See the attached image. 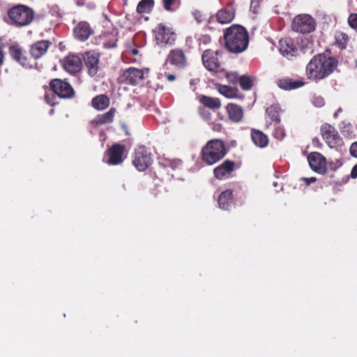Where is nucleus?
I'll list each match as a JSON object with an SVG mask.
<instances>
[{
  "label": "nucleus",
  "instance_id": "obj_1",
  "mask_svg": "<svg viewBox=\"0 0 357 357\" xmlns=\"http://www.w3.org/2000/svg\"><path fill=\"white\" fill-rule=\"evenodd\" d=\"M337 66V61L325 54L314 56L306 66L305 74L308 79L317 82L329 76Z\"/></svg>",
  "mask_w": 357,
  "mask_h": 357
},
{
  "label": "nucleus",
  "instance_id": "obj_2",
  "mask_svg": "<svg viewBox=\"0 0 357 357\" xmlns=\"http://www.w3.org/2000/svg\"><path fill=\"white\" fill-rule=\"evenodd\" d=\"M48 46H10L9 52L13 60L24 67H31V60L44 55Z\"/></svg>",
  "mask_w": 357,
  "mask_h": 357
},
{
  "label": "nucleus",
  "instance_id": "obj_3",
  "mask_svg": "<svg viewBox=\"0 0 357 357\" xmlns=\"http://www.w3.org/2000/svg\"><path fill=\"white\" fill-rule=\"evenodd\" d=\"M227 153L225 144L221 139L209 140L202 149L201 159L208 165H213L225 158Z\"/></svg>",
  "mask_w": 357,
  "mask_h": 357
},
{
  "label": "nucleus",
  "instance_id": "obj_4",
  "mask_svg": "<svg viewBox=\"0 0 357 357\" xmlns=\"http://www.w3.org/2000/svg\"><path fill=\"white\" fill-rule=\"evenodd\" d=\"M11 24L17 26H24L29 24L33 20V10L24 5H17L8 12Z\"/></svg>",
  "mask_w": 357,
  "mask_h": 357
},
{
  "label": "nucleus",
  "instance_id": "obj_5",
  "mask_svg": "<svg viewBox=\"0 0 357 357\" xmlns=\"http://www.w3.org/2000/svg\"><path fill=\"white\" fill-rule=\"evenodd\" d=\"M225 45H248L249 36L247 30L238 24H233L224 33Z\"/></svg>",
  "mask_w": 357,
  "mask_h": 357
},
{
  "label": "nucleus",
  "instance_id": "obj_6",
  "mask_svg": "<svg viewBox=\"0 0 357 357\" xmlns=\"http://www.w3.org/2000/svg\"><path fill=\"white\" fill-rule=\"evenodd\" d=\"M125 152V145L119 143L113 144L105 152L102 161L109 165H119L124 160Z\"/></svg>",
  "mask_w": 357,
  "mask_h": 357
},
{
  "label": "nucleus",
  "instance_id": "obj_7",
  "mask_svg": "<svg viewBox=\"0 0 357 357\" xmlns=\"http://www.w3.org/2000/svg\"><path fill=\"white\" fill-rule=\"evenodd\" d=\"M153 162L152 154L144 146H139L135 149L132 156V163L140 172L148 169Z\"/></svg>",
  "mask_w": 357,
  "mask_h": 357
},
{
  "label": "nucleus",
  "instance_id": "obj_8",
  "mask_svg": "<svg viewBox=\"0 0 357 357\" xmlns=\"http://www.w3.org/2000/svg\"><path fill=\"white\" fill-rule=\"evenodd\" d=\"M316 22L313 17L308 14H300L296 15L291 24L294 31L301 33H308L314 31Z\"/></svg>",
  "mask_w": 357,
  "mask_h": 357
},
{
  "label": "nucleus",
  "instance_id": "obj_9",
  "mask_svg": "<svg viewBox=\"0 0 357 357\" xmlns=\"http://www.w3.org/2000/svg\"><path fill=\"white\" fill-rule=\"evenodd\" d=\"M50 88L60 98L70 99L75 96L73 86L65 80L53 79L50 82Z\"/></svg>",
  "mask_w": 357,
  "mask_h": 357
},
{
  "label": "nucleus",
  "instance_id": "obj_10",
  "mask_svg": "<svg viewBox=\"0 0 357 357\" xmlns=\"http://www.w3.org/2000/svg\"><path fill=\"white\" fill-rule=\"evenodd\" d=\"M149 68L139 69L130 67L125 70L119 79L121 83L135 86L144 79L145 73H149Z\"/></svg>",
  "mask_w": 357,
  "mask_h": 357
},
{
  "label": "nucleus",
  "instance_id": "obj_11",
  "mask_svg": "<svg viewBox=\"0 0 357 357\" xmlns=\"http://www.w3.org/2000/svg\"><path fill=\"white\" fill-rule=\"evenodd\" d=\"M320 133L324 141L331 149L337 147L342 142L337 130L329 123H325L321 125Z\"/></svg>",
  "mask_w": 357,
  "mask_h": 357
},
{
  "label": "nucleus",
  "instance_id": "obj_12",
  "mask_svg": "<svg viewBox=\"0 0 357 357\" xmlns=\"http://www.w3.org/2000/svg\"><path fill=\"white\" fill-rule=\"evenodd\" d=\"M222 54V50L213 51L206 50L202 54V62L205 68L211 72H222L219 56Z\"/></svg>",
  "mask_w": 357,
  "mask_h": 357
},
{
  "label": "nucleus",
  "instance_id": "obj_13",
  "mask_svg": "<svg viewBox=\"0 0 357 357\" xmlns=\"http://www.w3.org/2000/svg\"><path fill=\"white\" fill-rule=\"evenodd\" d=\"M63 68L71 75H75L81 71L82 61L79 56L75 54H69L61 60Z\"/></svg>",
  "mask_w": 357,
  "mask_h": 357
},
{
  "label": "nucleus",
  "instance_id": "obj_14",
  "mask_svg": "<svg viewBox=\"0 0 357 357\" xmlns=\"http://www.w3.org/2000/svg\"><path fill=\"white\" fill-rule=\"evenodd\" d=\"M236 169V164L234 161L226 160L214 168L213 171V176L220 181L227 179L232 176L233 172Z\"/></svg>",
  "mask_w": 357,
  "mask_h": 357
},
{
  "label": "nucleus",
  "instance_id": "obj_15",
  "mask_svg": "<svg viewBox=\"0 0 357 357\" xmlns=\"http://www.w3.org/2000/svg\"><path fill=\"white\" fill-rule=\"evenodd\" d=\"M310 168L315 172L324 174L326 172V160L319 152H312L307 156Z\"/></svg>",
  "mask_w": 357,
  "mask_h": 357
},
{
  "label": "nucleus",
  "instance_id": "obj_16",
  "mask_svg": "<svg viewBox=\"0 0 357 357\" xmlns=\"http://www.w3.org/2000/svg\"><path fill=\"white\" fill-rule=\"evenodd\" d=\"M155 40L158 45H172L175 42V33L160 24L155 29Z\"/></svg>",
  "mask_w": 357,
  "mask_h": 357
},
{
  "label": "nucleus",
  "instance_id": "obj_17",
  "mask_svg": "<svg viewBox=\"0 0 357 357\" xmlns=\"http://www.w3.org/2000/svg\"><path fill=\"white\" fill-rule=\"evenodd\" d=\"M168 62L178 69H183L187 66V58L182 50L176 48L169 53L165 66Z\"/></svg>",
  "mask_w": 357,
  "mask_h": 357
},
{
  "label": "nucleus",
  "instance_id": "obj_18",
  "mask_svg": "<svg viewBox=\"0 0 357 357\" xmlns=\"http://www.w3.org/2000/svg\"><path fill=\"white\" fill-rule=\"evenodd\" d=\"M282 109L278 104L271 105L266 109L265 125L264 128L268 130L272 125L276 123H280V114Z\"/></svg>",
  "mask_w": 357,
  "mask_h": 357
},
{
  "label": "nucleus",
  "instance_id": "obj_19",
  "mask_svg": "<svg viewBox=\"0 0 357 357\" xmlns=\"http://www.w3.org/2000/svg\"><path fill=\"white\" fill-rule=\"evenodd\" d=\"M100 54L94 52H86L83 55V59L91 76H95L99 69Z\"/></svg>",
  "mask_w": 357,
  "mask_h": 357
},
{
  "label": "nucleus",
  "instance_id": "obj_20",
  "mask_svg": "<svg viewBox=\"0 0 357 357\" xmlns=\"http://www.w3.org/2000/svg\"><path fill=\"white\" fill-rule=\"evenodd\" d=\"M93 33V29L85 21L79 22L73 29L75 38L80 42L86 40Z\"/></svg>",
  "mask_w": 357,
  "mask_h": 357
},
{
  "label": "nucleus",
  "instance_id": "obj_21",
  "mask_svg": "<svg viewBox=\"0 0 357 357\" xmlns=\"http://www.w3.org/2000/svg\"><path fill=\"white\" fill-rule=\"evenodd\" d=\"M310 50V54L313 52L310 46H280L279 52L280 54L290 59L294 56L300 55V52L305 54L307 50Z\"/></svg>",
  "mask_w": 357,
  "mask_h": 357
},
{
  "label": "nucleus",
  "instance_id": "obj_22",
  "mask_svg": "<svg viewBox=\"0 0 357 357\" xmlns=\"http://www.w3.org/2000/svg\"><path fill=\"white\" fill-rule=\"evenodd\" d=\"M234 16L235 9L232 3H229L217 13L216 19L220 24H228L234 20Z\"/></svg>",
  "mask_w": 357,
  "mask_h": 357
},
{
  "label": "nucleus",
  "instance_id": "obj_23",
  "mask_svg": "<svg viewBox=\"0 0 357 357\" xmlns=\"http://www.w3.org/2000/svg\"><path fill=\"white\" fill-rule=\"evenodd\" d=\"M116 112V108L112 107L107 112L97 115L91 121V126L97 128L102 125L112 123L114 120Z\"/></svg>",
  "mask_w": 357,
  "mask_h": 357
},
{
  "label": "nucleus",
  "instance_id": "obj_24",
  "mask_svg": "<svg viewBox=\"0 0 357 357\" xmlns=\"http://www.w3.org/2000/svg\"><path fill=\"white\" fill-rule=\"evenodd\" d=\"M225 109L231 121L238 123L243 119V109L240 105L230 102L227 105Z\"/></svg>",
  "mask_w": 357,
  "mask_h": 357
},
{
  "label": "nucleus",
  "instance_id": "obj_25",
  "mask_svg": "<svg viewBox=\"0 0 357 357\" xmlns=\"http://www.w3.org/2000/svg\"><path fill=\"white\" fill-rule=\"evenodd\" d=\"M305 82L302 80H296L289 77L279 79L277 81L278 87L283 90H293L300 88L304 85Z\"/></svg>",
  "mask_w": 357,
  "mask_h": 357
},
{
  "label": "nucleus",
  "instance_id": "obj_26",
  "mask_svg": "<svg viewBox=\"0 0 357 357\" xmlns=\"http://www.w3.org/2000/svg\"><path fill=\"white\" fill-rule=\"evenodd\" d=\"M217 89L220 94L227 98L243 99L244 98V96L241 94L239 90L236 87L218 84L217 86Z\"/></svg>",
  "mask_w": 357,
  "mask_h": 357
},
{
  "label": "nucleus",
  "instance_id": "obj_27",
  "mask_svg": "<svg viewBox=\"0 0 357 357\" xmlns=\"http://www.w3.org/2000/svg\"><path fill=\"white\" fill-rule=\"evenodd\" d=\"M251 139L252 142L259 148H265L268 144V137L262 131L252 128L251 130Z\"/></svg>",
  "mask_w": 357,
  "mask_h": 357
},
{
  "label": "nucleus",
  "instance_id": "obj_28",
  "mask_svg": "<svg viewBox=\"0 0 357 357\" xmlns=\"http://www.w3.org/2000/svg\"><path fill=\"white\" fill-rule=\"evenodd\" d=\"M233 199L232 190H226L222 192L218 197V204L220 208L223 210H229Z\"/></svg>",
  "mask_w": 357,
  "mask_h": 357
},
{
  "label": "nucleus",
  "instance_id": "obj_29",
  "mask_svg": "<svg viewBox=\"0 0 357 357\" xmlns=\"http://www.w3.org/2000/svg\"><path fill=\"white\" fill-rule=\"evenodd\" d=\"M91 105L97 110H103L109 105V98L106 95L96 96L92 99Z\"/></svg>",
  "mask_w": 357,
  "mask_h": 357
},
{
  "label": "nucleus",
  "instance_id": "obj_30",
  "mask_svg": "<svg viewBox=\"0 0 357 357\" xmlns=\"http://www.w3.org/2000/svg\"><path fill=\"white\" fill-rule=\"evenodd\" d=\"M199 101L205 107L211 109H218L221 107V102L218 98L203 95L199 98Z\"/></svg>",
  "mask_w": 357,
  "mask_h": 357
},
{
  "label": "nucleus",
  "instance_id": "obj_31",
  "mask_svg": "<svg viewBox=\"0 0 357 357\" xmlns=\"http://www.w3.org/2000/svg\"><path fill=\"white\" fill-rule=\"evenodd\" d=\"M153 6V0H142L137 4V12L140 14L150 13Z\"/></svg>",
  "mask_w": 357,
  "mask_h": 357
},
{
  "label": "nucleus",
  "instance_id": "obj_32",
  "mask_svg": "<svg viewBox=\"0 0 357 357\" xmlns=\"http://www.w3.org/2000/svg\"><path fill=\"white\" fill-rule=\"evenodd\" d=\"M272 126L273 127L272 133L273 137L279 141L282 140L286 136L284 127L280 124V123H274Z\"/></svg>",
  "mask_w": 357,
  "mask_h": 357
},
{
  "label": "nucleus",
  "instance_id": "obj_33",
  "mask_svg": "<svg viewBox=\"0 0 357 357\" xmlns=\"http://www.w3.org/2000/svg\"><path fill=\"white\" fill-rule=\"evenodd\" d=\"M238 83L243 91L250 90L253 86L252 80L246 75L241 76Z\"/></svg>",
  "mask_w": 357,
  "mask_h": 357
},
{
  "label": "nucleus",
  "instance_id": "obj_34",
  "mask_svg": "<svg viewBox=\"0 0 357 357\" xmlns=\"http://www.w3.org/2000/svg\"><path fill=\"white\" fill-rule=\"evenodd\" d=\"M164 8L167 11L175 10L174 6L178 7L180 4L179 0H162Z\"/></svg>",
  "mask_w": 357,
  "mask_h": 357
},
{
  "label": "nucleus",
  "instance_id": "obj_35",
  "mask_svg": "<svg viewBox=\"0 0 357 357\" xmlns=\"http://www.w3.org/2000/svg\"><path fill=\"white\" fill-rule=\"evenodd\" d=\"M335 40L337 45H345L349 41L348 36L342 31L335 33Z\"/></svg>",
  "mask_w": 357,
  "mask_h": 357
},
{
  "label": "nucleus",
  "instance_id": "obj_36",
  "mask_svg": "<svg viewBox=\"0 0 357 357\" xmlns=\"http://www.w3.org/2000/svg\"><path fill=\"white\" fill-rule=\"evenodd\" d=\"M225 77L229 83L236 84L238 82L240 76L236 72L227 73Z\"/></svg>",
  "mask_w": 357,
  "mask_h": 357
},
{
  "label": "nucleus",
  "instance_id": "obj_37",
  "mask_svg": "<svg viewBox=\"0 0 357 357\" xmlns=\"http://www.w3.org/2000/svg\"><path fill=\"white\" fill-rule=\"evenodd\" d=\"M248 46H225V50L232 53H241L247 49Z\"/></svg>",
  "mask_w": 357,
  "mask_h": 357
},
{
  "label": "nucleus",
  "instance_id": "obj_38",
  "mask_svg": "<svg viewBox=\"0 0 357 357\" xmlns=\"http://www.w3.org/2000/svg\"><path fill=\"white\" fill-rule=\"evenodd\" d=\"M199 114L200 116L205 121H209L211 119V114L206 110L204 107H199L198 109Z\"/></svg>",
  "mask_w": 357,
  "mask_h": 357
},
{
  "label": "nucleus",
  "instance_id": "obj_39",
  "mask_svg": "<svg viewBox=\"0 0 357 357\" xmlns=\"http://www.w3.org/2000/svg\"><path fill=\"white\" fill-rule=\"evenodd\" d=\"M199 45H206L211 43V38L208 34L200 35L197 38Z\"/></svg>",
  "mask_w": 357,
  "mask_h": 357
},
{
  "label": "nucleus",
  "instance_id": "obj_40",
  "mask_svg": "<svg viewBox=\"0 0 357 357\" xmlns=\"http://www.w3.org/2000/svg\"><path fill=\"white\" fill-rule=\"evenodd\" d=\"M348 23L352 29H357V14H351L348 18Z\"/></svg>",
  "mask_w": 357,
  "mask_h": 357
},
{
  "label": "nucleus",
  "instance_id": "obj_41",
  "mask_svg": "<svg viewBox=\"0 0 357 357\" xmlns=\"http://www.w3.org/2000/svg\"><path fill=\"white\" fill-rule=\"evenodd\" d=\"M139 51L137 49L127 50L123 52L122 56L123 58H127L130 55H137Z\"/></svg>",
  "mask_w": 357,
  "mask_h": 357
},
{
  "label": "nucleus",
  "instance_id": "obj_42",
  "mask_svg": "<svg viewBox=\"0 0 357 357\" xmlns=\"http://www.w3.org/2000/svg\"><path fill=\"white\" fill-rule=\"evenodd\" d=\"M350 154L357 158V142H355L351 144L349 148Z\"/></svg>",
  "mask_w": 357,
  "mask_h": 357
},
{
  "label": "nucleus",
  "instance_id": "obj_43",
  "mask_svg": "<svg viewBox=\"0 0 357 357\" xmlns=\"http://www.w3.org/2000/svg\"><path fill=\"white\" fill-rule=\"evenodd\" d=\"M258 7L257 0H252L250 3V9L254 13H257V8Z\"/></svg>",
  "mask_w": 357,
  "mask_h": 357
},
{
  "label": "nucleus",
  "instance_id": "obj_44",
  "mask_svg": "<svg viewBox=\"0 0 357 357\" xmlns=\"http://www.w3.org/2000/svg\"><path fill=\"white\" fill-rule=\"evenodd\" d=\"M312 144L314 147H317L319 149H321L323 146L318 137H314L312 139Z\"/></svg>",
  "mask_w": 357,
  "mask_h": 357
},
{
  "label": "nucleus",
  "instance_id": "obj_45",
  "mask_svg": "<svg viewBox=\"0 0 357 357\" xmlns=\"http://www.w3.org/2000/svg\"><path fill=\"white\" fill-rule=\"evenodd\" d=\"M303 180L305 182L306 185H309L311 183H314L317 181V178L315 177L303 178Z\"/></svg>",
  "mask_w": 357,
  "mask_h": 357
},
{
  "label": "nucleus",
  "instance_id": "obj_46",
  "mask_svg": "<svg viewBox=\"0 0 357 357\" xmlns=\"http://www.w3.org/2000/svg\"><path fill=\"white\" fill-rule=\"evenodd\" d=\"M212 129L215 132H220L222 129V126L220 123H213Z\"/></svg>",
  "mask_w": 357,
  "mask_h": 357
},
{
  "label": "nucleus",
  "instance_id": "obj_47",
  "mask_svg": "<svg viewBox=\"0 0 357 357\" xmlns=\"http://www.w3.org/2000/svg\"><path fill=\"white\" fill-rule=\"evenodd\" d=\"M350 176L352 178H357V164L353 167Z\"/></svg>",
  "mask_w": 357,
  "mask_h": 357
},
{
  "label": "nucleus",
  "instance_id": "obj_48",
  "mask_svg": "<svg viewBox=\"0 0 357 357\" xmlns=\"http://www.w3.org/2000/svg\"><path fill=\"white\" fill-rule=\"evenodd\" d=\"M4 60V53L2 50V46H0V66H2Z\"/></svg>",
  "mask_w": 357,
  "mask_h": 357
},
{
  "label": "nucleus",
  "instance_id": "obj_49",
  "mask_svg": "<svg viewBox=\"0 0 357 357\" xmlns=\"http://www.w3.org/2000/svg\"><path fill=\"white\" fill-rule=\"evenodd\" d=\"M167 79L169 82H173L176 79V76L172 74H167L165 75Z\"/></svg>",
  "mask_w": 357,
  "mask_h": 357
},
{
  "label": "nucleus",
  "instance_id": "obj_50",
  "mask_svg": "<svg viewBox=\"0 0 357 357\" xmlns=\"http://www.w3.org/2000/svg\"><path fill=\"white\" fill-rule=\"evenodd\" d=\"M195 17H196V20H197V22L199 23H200L202 22V20L200 19L201 15H199V13H195Z\"/></svg>",
  "mask_w": 357,
  "mask_h": 357
},
{
  "label": "nucleus",
  "instance_id": "obj_51",
  "mask_svg": "<svg viewBox=\"0 0 357 357\" xmlns=\"http://www.w3.org/2000/svg\"><path fill=\"white\" fill-rule=\"evenodd\" d=\"M45 43L46 45H50L51 44V43L49 42V41H44V40H43V41L37 42L35 45H41V43Z\"/></svg>",
  "mask_w": 357,
  "mask_h": 357
},
{
  "label": "nucleus",
  "instance_id": "obj_52",
  "mask_svg": "<svg viewBox=\"0 0 357 357\" xmlns=\"http://www.w3.org/2000/svg\"><path fill=\"white\" fill-rule=\"evenodd\" d=\"M193 41H192V37L189 36L186 38V43H192Z\"/></svg>",
  "mask_w": 357,
  "mask_h": 357
},
{
  "label": "nucleus",
  "instance_id": "obj_53",
  "mask_svg": "<svg viewBox=\"0 0 357 357\" xmlns=\"http://www.w3.org/2000/svg\"><path fill=\"white\" fill-rule=\"evenodd\" d=\"M84 0H82V1H77V4L78 6H82V5L84 4Z\"/></svg>",
  "mask_w": 357,
  "mask_h": 357
},
{
  "label": "nucleus",
  "instance_id": "obj_54",
  "mask_svg": "<svg viewBox=\"0 0 357 357\" xmlns=\"http://www.w3.org/2000/svg\"><path fill=\"white\" fill-rule=\"evenodd\" d=\"M45 99H46L47 102L49 104H50V105H54V103H51V102L49 101V100H48V96H47V95H45Z\"/></svg>",
  "mask_w": 357,
  "mask_h": 357
},
{
  "label": "nucleus",
  "instance_id": "obj_55",
  "mask_svg": "<svg viewBox=\"0 0 357 357\" xmlns=\"http://www.w3.org/2000/svg\"><path fill=\"white\" fill-rule=\"evenodd\" d=\"M318 103L319 104V106H321L324 104V100L322 99H320L318 101Z\"/></svg>",
  "mask_w": 357,
  "mask_h": 357
},
{
  "label": "nucleus",
  "instance_id": "obj_56",
  "mask_svg": "<svg viewBox=\"0 0 357 357\" xmlns=\"http://www.w3.org/2000/svg\"><path fill=\"white\" fill-rule=\"evenodd\" d=\"M2 43H3V38H0V45H1Z\"/></svg>",
  "mask_w": 357,
  "mask_h": 357
},
{
  "label": "nucleus",
  "instance_id": "obj_57",
  "mask_svg": "<svg viewBox=\"0 0 357 357\" xmlns=\"http://www.w3.org/2000/svg\"><path fill=\"white\" fill-rule=\"evenodd\" d=\"M337 112H335V113L334 114V117H335V118H336V117H337Z\"/></svg>",
  "mask_w": 357,
  "mask_h": 357
},
{
  "label": "nucleus",
  "instance_id": "obj_58",
  "mask_svg": "<svg viewBox=\"0 0 357 357\" xmlns=\"http://www.w3.org/2000/svg\"><path fill=\"white\" fill-rule=\"evenodd\" d=\"M346 47V45L342 46V49H344Z\"/></svg>",
  "mask_w": 357,
  "mask_h": 357
},
{
  "label": "nucleus",
  "instance_id": "obj_59",
  "mask_svg": "<svg viewBox=\"0 0 357 357\" xmlns=\"http://www.w3.org/2000/svg\"><path fill=\"white\" fill-rule=\"evenodd\" d=\"M109 47H112V46H108ZM115 46L114 45H112V47H114Z\"/></svg>",
  "mask_w": 357,
  "mask_h": 357
}]
</instances>
